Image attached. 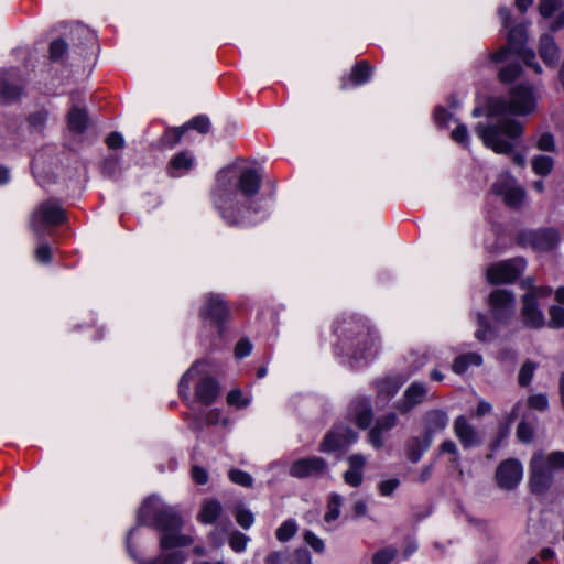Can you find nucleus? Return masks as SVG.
I'll list each match as a JSON object with an SVG mask.
<instances>
[{
  "label": "nucleus",
  "mask_w": 564,
  "mask_h": 564,
  "mask_svg": "<svg viewBox=\"0 0 564 564\" xmlns=\"http://www.w3.org/2000/svg\"><path fill=\"white\" fill-rule=\"evenodd\" d=\"M260 187L261 176L254 169H245L239 175L235 166L218 172L213 198L227 225H256L268 216V203L256 197Z\"/></svg>",
  "instance_id": "1"
},
{
  "label": "nucleus",
  "mask_w": 564,
  "mask_h": 564,
  "mask_svg": "<svg viewBox=\"0 0 564 564\" xmlns=\"http://www.w3.org/2000/svg\"><path fill=\"white\" fill-rule=\"evenodd\" d=\"M535 109L533 89L528 85L511 88L509 99L497 98L489 102L488 116L497 117L495 122L477 123L476 133L486 148L498 154L512 153L522 135L523 128L519 121L507 117L508 113L524 116Z\"/></svg>",
  "instance_id": "2"
},
{
  "label": "nucleus",
  "mask_w": 564,
  "mask_h": 564,
  "mask_svg": "<svg viewBox=\"0 0 564 564\" xmlns=\"http://www.w3.org/2000/svg\"><path fill=\"white\" fill-rule=\"evenodd\" d=\"M138 523L151 527L161 532L160 547L162 551L187 546L193 543L191 534L182 533V519L172 506L166 505L159 496H150L138 511ZM182 551L163 552L154 560L140 564H184Z\"/></svg>",
  "instance_id": "3"
},
{
  "label": "nucleus",
  "mask_w": 564,
  "mask_h": 564,
  "mask_svg": "<svg viewBox=\"0 0 564 564\" xmlns=\"http://www.w3.org/2000/svg\"><path fill=\"white\" fill-rule=\"evenodd\" d=\"M341 349L355 360H368L379 351V338L375 330L358 321H344L336 326Z\"/></svg>",
  "instance_id": "4"
},
{
  "label": "nucleus",
  "mask_w": 564,
  "mask_h": 564,
  "mask_svg": "<svg viewBox=\"0 0 564 564\" xmlns=\"http://www.w3.org/2000/svg\"><path fill=\"white\" fill-rule=\"evenodd\" d=\"M528 40L527 28L522 24H518L511 28L508 32V45L509 47H501L495 54H492L491 59L494 62H503L507 59L509 51L513 50L521 55L525 65L531 67L535 74H541L542 68L539 63L535 62V53L533 50H525L524 45Z\"/></svg>",
  "instance_id": "5"
},
{
  "label": "nucleus",
  "mask_w": 564,
  "mask_h": 564,
  "mask_svg": "<svg viewBox=\"0 0 564 564\" xmlns=\"http://www.w3.org/2000/svg\"><path fill=\"white\" fill-rule=\"evenodd\" d=\"M65 220V209L58 200L50 198L39 204L33 210L30 218V225L33 231L41 236L48 227L58 226Z\"/></svg>",
  "instance_id": "6"
},
{
  "label": "nucleus",
  "mask_w": 564,
  "mask_h": 564,
  "mask_svg": "<svg viewBox=\"0 0 564 564\" xmlns=\"http://www.w3.org/2000/svg\"><path fill=\"white\" fill-rule=\"evenodd\" d=\"M552 294V288H533L523 296L522 318L523 324L530 328H541L545 324L542 311L539 308L538 297H549Z\"/></svg>",
  "instance_id": "7"
},
{
  "label": "nucleus",
  "mask_w": 564,
  "mask_h": 564,
  "mask_svg": "<svg viewBox=\"0 0 564 564\" xmlns=\"http://www.w3.org/2000/svg\"><path fill=\"white\" fill-rule=\"evenodd\" d=\"M554 471L545 464L544 454L535 453L530 460V488L533 494L545 492L553 482Z\"/></svg>",
  "instance_id": "8"
},
{
  "label": "nucleus",
  "mask_w": 564,
  "mask_h": 564,
  "mask_svg": "<svg viewBox=\"0 0 564 564\" xmlns=\"http://www.w3.org/2000/svg\"><path fill=\"white\" fill-rule=\"evenodd\" d=\"M491 189L494 194L501 196L511 208H519L525 199V191L510 174H501Z\"/></svg>",
  "instance_id": "9"
},
{
  "label": "nucleus",
  "mask_w": 564,
  "mask_h": 564,
  "mask_svg": "<svg viewBox=\"0 0 564 564\" xmlns=\"http://www.w3.org/2000/svg\"><path fill=\"white\" fill-rule=\"evenodd\" d=\"M523 258H513L492 264L487 270V279L492 284L509 283L514 281L525 269Z\"/></svg>",
  "instance_id": "10"
},
{
  "label": "nucleus",
  "mask_w": 564,
  "mask_h": 564,
  "mask_svg": "<svg viewBox=\"0 0 564 564\" xmlns=\"http://www.w3.org/2000/svg\"><path fill=\"white\" fill-rule=\"evenodd\" d=\"M357 441V434L345 424L335 425L324 437L319 445L323 453L339 451Z\"/></svg>",
  "instance_id": "11"
},
{
  "label": "nucleus",
  "mask_w": 564,
  "mask_h": 564,
  "mask_svg": "<svg viewBox=\"0 0 564 564\" xmlns=\"http://www.w3.org/2000/svg\"><path fill=\"white\" fill-rule=\"evenodd\" d=\"M519 242L539 251H549L558 243V234L551 228L523 231L519 236Z\"/></svg>",
  "instance_id": "12"
},
{
  "label": "nucleus",
  "mask_w": 564,
  "mask_h": 564,
  "mask_svg": "<svg viewBox=\"0 0 564 564\" xmlns=\"http://www.w3.org/2000/svg\"><path fill=\"white\" fill-rule=\"evenodd\" d=\"M228 314V307L221 295L218 294H209L199 311L200 317L217 327L219 334Z\"/></svg>",
  "instance_id": "13"
},
{
  "label": "nucleus",
  "mask_w": 564,
  "mask_h": 564,
  "mask_svg": "<svg viewBox=\"0 0 564 564\" xmlns=\"http://www.w3.org/2000/svg\"><path fill=\"white\" fill-rule=\"evenodd\" d=\"M523 466L516 458H508L499 464L496 470L498 486L505 490H512L522 480Z\"/></svg>",
  "instance_id": "14"
},
{
  "label": "nucleus",
  "mask_w": 564,
  "mask_h": 564,
  "mask_svg": "<svg viewBox=\"0 0 564 564\" xmlns=\"http://www.w3.org/2000/svg\"><path fill=\"white\" fill-rule=\"evenodd\" d=\"M328 471V465L322 457H304L294 460L289 469V474L294 478L321 477Z\"/></svg>",
  "instance_id": "15"
},
{
  "label": "nucleus",
  "mask_w": 564,
  "mask_h": 564,
  "mask_svg": "<svg viewBox=\"0 0 564 564\" xmlns=\"http://www.w3.org/2000/svg\"><path fill=\"white\" fill-rule=\"evenodd\" d=\"M489 305L495 319L503 322L514 313V295L506 290H495L490 294Z\"/></svg>",
  "instance_id": "16"
},
{
  "label": "nucleus",
  "mask_w": 564,
  "mask_h": 564,
  "mask_svg": "<svg viewBox=\"0 0 564 564\" xmlns=\"http://www.w3.org/2000/svg\"><path fill=\"white\" fill-rule=\"evenodd\" d=\"M539 13L543 21H550L545 25L549 31L556 32L564 28V9L562 0H541L539 3Z\"/></svg>",
  "instance_id": "17"
},
{
  "label": "nucleus",
  "mask_w": 564,
  "mask_h": 564,
  "mask_svg": "<svg viewBox=\"0 0 564 564\" xmlns=\"http://www.w3.org/2000/svg\"><path fill=\"white\" fill-rule=\"evenodd\" d=\"M20 95L19 72L14 68L0 69V104L15 101Z\"/></svg>",
  "instance_id": "18"
},
{
  "label": "nucleus",
  "mask_w": 564,
  "mask_h": 564,
  "mask_svg": "<svg viewBox=\"0 0 564 564\" xmlns=\"http://www.w3.org/2000/svg\"><path fill=\"white\" fill-rule=\"evenodd\" d=\"M453 430L464 448L477 447L482 443L479 432L464 415L455 419Z\"/></svg>",
  "instance_id": "19"
},
{
  "label": "nucleus",
  "mask_w": 564,
  "mask_h": 564,
  "mask_svg": "<svg viewBox=\"0 0 564 564\" xmlns=\"http://www.w3.org/2000/svg\"><path fill=\"white\" fill-rule=\"evenodd\" d=\"M209 127H210V121H209L208 117H206L204 115L196 116L191 121H188L186 124L169 131L164 137V142L169 147L172 148L176 143L180 142V140L182 139V137L186 130L194 129L200 133H206V132H208Z\"/></svg>",
  "instance_id": "20"
},
{
  "label": "nucleus",
  "mask_w": 564,
  "mask_h": 564,
  "mask_svg": "<svg viewBox=\"0 0 564 564\" xmlns=\"http://www.w3.org/2000/svg\"><path fill=\"white\" fill-rule=\"evenodd\" d=\"M348 469L344 473L343 478L345 484L350 487L357 488L364 481V468L367 464L365 455L356 453L347 458Z\"/></svg>",
  "instance_id": "21"
},
{
  "label": "nucleus",
  "mask_w": 564,
  "mask_h": 564,
  "mask_svg": "<svg viewBox=\"0 0 564 564\" xmlns=\"http://www.w3.org/2000/svg\"><path fill=\"white\" fill-rule=\"evenodd\" d=\"M538 51L545 65L549 67H555L557 65L561 55L560 48L554 37L549 32L540 36Z\"/></svg>",
  "instance_id": "22"
},
{
  "label": "nucleus",
  "mask_w": 564,
  "mask_h": 564,
  "mask_svg": "<svg viewBox=\"0 0 564 564\" xmlns=\"http://www.w3.org/2000/svg\"><path fill=\"white\" fill-rule=\"evenodd\" d=\"M427 393L426 386L422 382H413L404 391L403 400L398 404L402 413L411 411L414 406L421 404Z\"/></svg>",
  "instance_id": "23"
},
{
  "label": "nucleus",
  "mask_w": 564,
  "mask_h": 564,
  "mask_svg": "<svg viewBox=\"0 0 564 564\" xmlns=\"http://www.w3.org/2000/svg\"><path fill=\"white\" fill-rule=\"evenodd\" d=\"M448 415L444 410L433 409L425 412L423 416L424 434L433 440L434 434L442 432L448 425Z\"/></svg>",
  "instance_id": "24"
},
{
  "label": "nucleus",
  "mask_w": 564,
  "mask_h": 564,
  "mask_svg": "<svg viewBox=\"0 0 564 564\" xmlns=\"http://www.w3.org/2000/svg\"><path fill=\"white\" fill-rule=\"evenodd\" d=\"M218 392L217 382L209 377L200 379L195 389L197 400L205 405L212 404L217 398Z\"/></svg>",
  "instance_id": "25"
},
{
  "label": "nucleus",
  "mask_w": 564,
  "mask_h": 564,
  "mask_svg": "<svg viewBox=\"0 0 564 564\" xmlns=\"http://www.w3.org/2000/svg\"><path fill=\"white\" fill-rule=\"evenodd\" d=\"M350 414L360 429H367L372 421V410L369 401L366 399L354 402Z\"/></svg>",
  "instance_id": "26"
},
{
  "label": "nucleus",
  "mask_w": 564,
  "mask_h": 564,
  "mask_svg": "<svg viewBox=\"0 0 564 564\" xmlns=\"http://www.w3.org/2000/svg\"><path fill=\"white\" fill-rule=\"evenodd\" d=\"M408 377L394 376L388 377L377 382L378 394L382 400H390L397 394L401 386L406 381Z\"/></svg>",
  "instance_id": "27"
},
{
  "label": "nucleus",
  "mask_w": 564,
  "mask_h": 564,
  "mask_svg": "<svg viewBox=\"0 0 564 564\" xmlns=\"http://www.w3.org/2000/svg\"><path fill=\"white\" fill-rule=\"evenodd\" d=\"M432 440L424 434L422 437H412L406 442V455L412 463H417L430 448Z\"/></svg>",
  "instance_id": "28"
},
{
  "label": "nucleus",
  "mask_w": 564,
  "mask_h": 564,
  "mask_svg": "<svg viewBox=\"0 0 564 564\" xmlns=\"http://www.w3.org/2000/svg\"><path fill=\"white\" fill-rule=\"evenodd\" d=\"M193 164V156L188 152H181L171 159L169 174L172 177H180L187 173Z\"/></svg>",
  "instance_id": "29"
},
{
  "label": "nucleus",
  "mask_w": 564,
  "mask_h": 564,
  "mask_svg": "<svg viewBox=\"0 0 564 564\" xmlns=\"http://www.w3.org/2000/svg\"><path fill=\"white\" fill-rule=\"evenodd\" d=\"M371 76V68L367 62H359L357 63L350 75V79L344 80L341 84L343 89H347L349 86V83L352 84V86H360L367 83L370 79Z\"/></svg>",
  "instance_id": "30"
},
{
  "label": "nucleus",
  "mask_w": 564,
  "mask_h": 564,
  "mask_svg": "<svg viewBox=\"0 0 564 564\" xmlns=\"http://www.w3.org/2000/svg\"><path fill=\"white\" fill-rule=\"evenodd\" d=\"M482 364L481 355L477 352H467L455 358L452 370L457 375H463L471 366H480Z\"/></svg>",
  "instance_id": "31"
},
{
  "label": "nucleus",
  "mask_w": 564,
  "mask_h": 564,
  "mask_svg": "<svg viewBox=\"0 0 564 564\" xmlns=\"http://www.w3.org/2000/svg\"><path fill=\"white\" fill-rule=\"evenodd\" d=\"M221 510L223 508L218 500L209 499L204 501L198 518L200 522L210 524L217 520Z\"/></svg>",
  "instance_id": "32"
},
{
  "label": "nucleus",
  "mask_w": 564,
  "mask_h": 564,
  "mask_svg": "<svg viewBox=\"0 0 564 564\" xmlns=\"http://www.w3.org/2000/svg\"><path fill=\"white\" fill-rule=\"evenodd\" d=\"M33 176L36 181V183L41 187H46L48 184L54 182V175L52 173H46L43 167V160L42 154L37 153L34 159L32 160L31 164Z\"/></svg>",
  "instance_id": "33"
},
{
  "label": "nucleus",
  "mask_w": 564,
  "mask_h": 564,
  "mask_svg": "<svg viewBox=\"0 0 564 564\" xmlns=\"http://www.w3.org/2000/svg\"><path fill=\"white\" fill-rule=\"evenodd\" d=\"M68 129L73 133H83L87 126V115L79 108H73L68 113Z\"/></svg>",
  "instance_id": "34"
},
{
  "label": "nucleus",
  "mask_w": 564,
  "mask_h": 564,
  "mask_svg": "<svg viewBox=\"0 0 564 564\" xmlns=\"http://www.w3.org/2000/svg\"><path fill=\"white\" fill-rule=\"evenodd\" d=\"M497 333L487 321V317L482 314H477V329L475 337L482 343L491 341L496 338Z\"/></svg>",
  "instance_id": "35"
},
{
  "label": "nucleus",
  "mask_w": 564,
  "mask_h": 564,
  "mask_svg": "<svg viewBox=\"0 0 564 564\" xmlns=\"http://www.w3.org/2000/svg\"><path fill=\"white\" fill-rule=\"evenodd\" d=\"M341 505L343 497L337 492H332L328 499L327 511L324 516L325 522L329 523L338 519Z\"/></svg>",
  "instance_id": "36"
},
{
  "label": "nucleus",
  "mask_w": 564,
  "mask_h": 564,
  "mask_svg": "<svg viewBox=\"0 0 564 564\" xmlns=\"http://www.w3.org/2000/svg\"><path fill=\"white\" fill-rule=\"evenodd\" d=\"M202 366V362L197 361L192 365V367L181 377L180 379V395L183 399H188V390L192 380L198 375V368Z\"/></svg>",
  "instance_id": "37"
},
{
  "label": "nucleus",
  "mask_w": 564,
  "mask_h": 564,
  "mask_svg": "<svg viewBox=\"0 0 564 564\" xmlns=\"http://www.w3.org/2000/svg\"><path fill=\"white\" fill-rule=\"evenodd\" d=\"M532 169L535 174L545 176L553 169V159L549 155H538L532 160Z\"/></svg>",
  "instance_id": "38"
},
{
  "label": "nucleus",
  "mask_w": 564,
  "mask_h": 564,
  "mask_svg": "<svg viewBox=\"0 0 564 564\" xmlns=\"http://www.w3.org/2000/svg\"><path fill=\"white\" fill-rule=\"evenodd\" d=\"M220 420V412L218 410L208 411L204 417L200 415H195L193 419L191 426L194 430H200L204 424H216Z\"/></svg>",
  "instance_id": "39"
},
{
  "label": "nucleus",
  "mask_w": 564,
  "mask_h": 564,
  "mask_svg": "<svg viewBox=\"0 0 564 564\" xmlns=\"http://www.w3.org/2000/svg\"><path fill=\"white\" fill-rule=\"evenodd\" d=\"M297 531L296 522L292 519L284 521L275 532V536L281 542L289 541Z\"/></svg>",
  "instance_id": "40"
},
{
  "label": "nucleus",
  "mask_w": 564,
  "mask_h": 564,
  "mask_svg": "<svg viewBox=\"0 0 564 564\" xmlns=\"http://www.w3.org/2000/svg\"><path fill=\"white\" fill-rule=\"evenodd\" d=\"M68 48L67 43L63 39H56L50 44V59L58 62L66 54Z\"/></svg>",
  "instance_id": "41"
},
{
  "label": "nucleus",
  "mask_w": 564,
  "mask_h": 564,
  "mask_svg": "<svg viewBox=\"0 0 564 564\" xmlns=\"http://www.w3.org/2000/svg\"><path fill=\"white\" fill-rule=\"evenodd\" d=\"M228 477L232 482L240 485L242 487L249 488L253 484L251 475L240 469H230L228 473Z\"/></svg>",
  "instance_id": "42"
},
{
  "label": "nucleus",
  "mask_w": 564,
  "mask_h": 564,
  "mask_svg": "<svg viewBox=\"0 0 564 564\" xmlns=\"http://www.w3.org/2000/svg\"><path fill=\"white\" fill-rule=\"evenodd\" d=\"M235 518L237 523L243 529H249L254 522L253 513L243 507L236 508Z\"/></svg>",
  "instance_id": "43"
},
{
  "label": "nucleus",
  "mask_w": 564,
  "mask_h": 564,
  "mask_svg": "<svg viewBox=\"0 0 564 564\" xmlns=\"http://www.w3.org/2000/svg\"><path fill=\"white\" fill-rule=\"evenodd\" d=\"M549 314H550L549 326L551 328L564 327V307L553 305L550 307Z\"/></svg>",
  "instance_id": "44"
},
{
  "label": "nucleus",
  "mask_w": 564,
  "mask_h": 564,
  "mask_svg": "<svg viewBox=\"0 0 564 564\" xmlns=\"http://www.w3.org/2000/svg\"><path fill=\"white\" fill-rule=\"evenodd\" d=\"M520 73L521 67L519 64H508L500 69L499 79L502 83H511L520 75Z\"/></svg>",
  "instance_id": "45"
},
{
  "label": "nucleus",
  "mask_w": 564,
  "mask_h": 564,
  "mask_svg": "<svg viewBox=\"0 0 564 564\" xmlns=\"http://www.w3.org/2000/svg\"><path fill=\"white\" fill-rule=\"evenodd\" d=\"M545 464L555 473L564 468V452L555 451L544 455Z\"/></svg>",
  "instance_id": "46"
},
{
  "label": "nucleus",
  "mask_w": 564,
  "mask_h": 564,
  "mask_svg": "<svg viewBox=\"0 0 564 564\" xmlns=\"http://www.w3.org/2000/svg\"><path fill=\"white\" fill-rule=\"evenodd\" d=\"M248 542L249 538L238 531L234 532L229 538V545L237 553L243 552Z\"/></svg>",
  "instance_id": "47"
},
{
  "label": "nucleus",
  "mask_w": 564,
  "mask_h": 564,
  "mask_svg": "<svg viewBox=\"0 0 564 564\" xmlns=\"http://www.w3.org/2000/svg\"><path fill=\"white\" fill-rule=\"evenodd\" d=\"M533 427L525 421H521L517 427V437L521 443H530L533 440Z\"/></svg>",
  "instance_id": "48"
},
{
  "label": "nucleus",
  "mask_w": 564,
  "mask_h": 564,
  "mask_svg": "<svg viewBox=\"0 0 564 564\" xmlns=\"http://www.w3.org/2000/svg\"><path fill=\"white\" fill-rule=\"evenodd\" d=\"M534 370H535V365L531 361H527L520 369V372H519V383L520 386H528L532 378H533V375H534Z\"/></svg>",
  "instance_id": "49"
},
{
  "label": "nucleus",
  "mask_w": 564,
  "mask_h": 564,
  "mask_svg": "<svg viewBox=\"0 0 564 564\" xmlns=\"http://www.w3.org/2000/svg\"><path fill=\"white\" fill-rule=\"evenodd\" d=\"M304 541L317 553H323L325 550L324 541L312 531L304 533Z\"/></svg>",
  "instance_id": "50"
},
{
  "label": "nucleus",
  "mask_w": 564,
  "mask_h": 564,
  "mask_svg": "<svg viewBox=\"0 0 564 564\" xmlns=\"http://www.w3.org/2000/svg\"><path fill=\"white\" fill-rule=\"evenodd\" d=\"M452 139L462 144V145H467L468 142H469V137H468V130H467V127L463 123L458 124L453 131H452Z\"/></svg>",
  "instance_id": "51"
},
{
  "label": "nucleus",
  "mask_w": 564,
  "mask_h": 564,
  "mask_svg": "<svg viewBox=\"0 0 564 564\" xmlns=\"http://www.w3.org/2000/svg\"><path fill=\"white\" fill-rule=\"evenodd\" d=\"M399 485H400V481L397 478L383 480L378 485L379 492L383 497H389L399 487Z\"/></svg>",
  "instance_id": "52"
},
{
  "label": "nucleus",
  "mask_w": 564,
  "mask_h": 564,
  "mask_svg": "<svg viewBox=\"0 0 564 564\" xmlns=\"http://www.w3.org/2000/svg\"><path fill=\"white\" fill-rule=\"evenodd\" d=\"M397 424V415L394 413H389L382 417H379L376 421L375 426L383 432L390 431Z\"/></svg>",
  "instance_id": "53"
},
{
  "label": "nucleus",
  "mask_w": 564,
  "mask_h": 564,
  "mask_svg": "<svg viewBox=\"0 0 564 564\" xmlns=\"http://www.w3.org/2000/svg\"><path fill=\"white\" fill-rule=\"evenodd\" d=\"M52 250L46 242L39 243L35 250V258L39 262L48 263L51 261Z\"/></svg>",
  "instance_id": "54"
},
{
  "label": "nucleus",
  "mask_w": 564,
  "mask_h": 564,
  "mask_svg": "<svg viewBox=\"0 0 564 564\" xmlns=\"http://www.w3.org/2000/svg\"><path fill=\"white\" fill-rule=\"evenodd\" d=\"M227 401L230 405H235L237 408H245L249 403L248 399L243 398L240 390L230 391L227 395Z\"/></svg>",
  "instance_id": "55"
},
{
  "label": "nucleus",
  "mask_w": 564,
  "mask_h": 564,
  "mask_svg": "<svg viewBox=\"0 0 564 564\" xmlns=\"http://www.w3.org/2000/svg\"><path fill=\"white\" fill-rule=\"evenodd\" d=\"M290 564H312V557L306 549H297L290 561Z\"/></svg>",
  "instance_id": "56"
},
{
  "label": "nucleus",
  "mask_w": 564,
  "mask_h": 564,
  "mask_svg": "<svg viewBox=\"0 0 564 564\" xmlns=\"http://www.w3.org/2000/svg\"><path fill=\"white\" fill-rule=\"evenodd\" d=\"M252 344L248 339H240L235 347V356L239 359L251 354Z\"/></svg>",
  "instance_id": "57"
},
{
  "label": "nucleus",
  "mask_w": 564,
  "mask_h": 564,
  "mask_svg": "<svg viewBox=\"0 0 564 564\" xmlns=\"http://www.w3.org/2000/svg\"><path fill=\"white\" fill-rule=\"evenodd\" d=\"M384 432L379 430L377 426H373L369 434H368V440H369V443L371 444V446H373L375 448L377 449H380L382 448L383 446V434Z\"/></svg>",
  "instance_id": "58"
},
{
  "label": "nucleus",
  "mask_w": 564,
  "mask_h": 564,
  "mask_svg": "<svg viewBox=\"0 0 564 564\" xmlns=\"http://www.w3.org/2000/svg\"><path fill=\"white\" fill-rule=\"evenodd\" d=\"M395 556V552L390 549L379 551L372 558L373 564H389Z\"/></svg>",
  "instance_id": "59"
},
{
  "label": "nucleus",
  "mask_w": 564,
  "mask_h": 564,
  "mask_svg": "<svg viewBox=\"0 0 564 564\" xmlns=\"http://www.w3.org/2000/svg\"><path fill=\"white\" fill-rule=\"evenodd\" d=\"M434 119L438 126H446L453 119V113L443 107H438L434 112Z\"/></svg>",
  "instance_id": "60"
},
{
  "label": "nucleus",
  "mask_w": 564,
  "mask_h": 564,
  "mask_svg": "<svg viewBox=\"0 0 564 564\" xmlns=\"http://www.w3.org/2000/svg\"><path fill=\"white\" fill-rule=\"evenodd\" d=\"M528 403L535 410L543 411L547 408L549 401L544 394H535L529 398Z\"/></svg>",
  "instance_id": "61"
},
{
  "label": "nucleus",
  "mask_w": 564,
  "mask_h": 564,
  "mask_svg": "<svg viewBox=\"0 0 564 564\" xmlns=\"http://www.w3.org/2000/svg\"><path fill=\"white\" fill-rule=\"evenodd\" d=\"M538 148L542 151H552L554 149V139L551 133H543L536 143Z\"/></svg>",
  "instance_id": "62"
},
{
  "label": "nucleus",
  "mask_w": 564,
  "mask_h": 564,
  "mask_svg": "<svg viewBox=\"0 0 564 564\" xmlns=\"http://www.w3.org/2000/svg\"><path fill=\"white\" fill-rule=\"evenodd\" d=\"M192 477L198 485H205L208 481V473L199 466H193Z\"/></svg>",
  "instance_id": "63"
},
{
  "label": "nucleus",
  "mask_w": 564,
  "mask_h": 564,
  "mask_svg": "<svg viewBox=\"0 0 564 564\" xmlns=\"http://www.w3.org/2000/svg\"><path fill=\"white\" fill-rule=\"evenodd\" d=\"M267 564H282L285 561V554L280 551H274L265 556Z\"/></svg>",
  "instance_id": "64"
}]
</instances>
